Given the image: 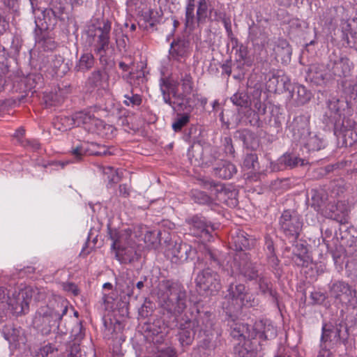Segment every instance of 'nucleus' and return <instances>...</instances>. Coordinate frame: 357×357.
<instances>
[{"mask_svg":"<svg viewBox=\"0 0 357 357\" xmlns=\"http://www.w3.org/2000/svg\"><path fill=\"white\" fill-rule=\"evenodd\" d=\"M293 96L298 104L304 105L311 98V93L302 85H296L293 89Z\"/></svg>","mask_w":357,"mask_h":357,"instance_id":"nucleus-31","label":"nucleus"},{"mask_svg":"<svg viewBox=\"0 0 357 357\" xmlns=\"http://www.w3.org/2000/svg\"><path fill=\"white\" fill-rule=\"evenodd\" d=\"M84 328L81 323L77 324L72 329L71 337H73L72 342L79 344L82 340L84 337Z\"/></svg>","mask_w":357,"mask_h":357,"instance_id":"nucleus-41","label":"nucleus"},{"mask_svg":"<svg viewBox=\"0 0 357 357\" xmlns=\"http://www.w3.org/2000/svg\"><path fill=\"white\" fill-rule=\"evenodd\" d=\"M123 103L128 107L139 106L142 104V99L140 95L131 93L124 95Z\"/></svg>","mask_w":357,"mask_h":357,"instance_id":"nucleus-43","label":"nucleus"},{"mask_svg":"<svg viewBox=\"0 0 357 357\" xmlns=\"http://www.w3.org/2000/svg\"><path fill=\"white\" fill-rule=\"evenodd\" d=\"M307 164V161L305 159L298 158L293 153H285L272 165V168L274 171H282L287 168L292 169L298 165L304 166Z\"/></svg>","mask_w":357,"mask_h":357,"instance_id":"nucleus-22","label":"nucleus"},{"mask_svg":"<svg viewBox=\"0 0 357 357\" xmlns=\"http://www.w3.org/2000/svg\"><path fill=\"white\" fill-rule=\"evenodd\" d=\"M195 282L201 291L210 294H216L222 288L220 275L209 268L200 271L195 278Z\"/></svg>","mask_w":357,"mask_h":357,"instance_id":"nucleus-13","label":"nucleus"},{"mask_svg":"<svg viewBox=\"0 0 357 357\" xmlns=\"http://www.w3.org/2000/svg\"><path fill=\"white\" fill-rule=\"evenodd\" d=\"M100 150L96 151L94 153L95 155H111V151H109V149L105 146H100Z\"/></svg>","mask_w":357,"mask_h":357,"instance_id":"nucleus-63","label":"nucleus"},{"mask_svg":"<svg viewBox=\"0 0 357 357\" xmlns=\"http://www.w3.org/2000/svg\"><path fill=\"white\" fill-rule=\"evenodd\" d=\"M222 70V73L226 74L228 77L230 76L231 73V61L227 60L221 66Z\"/></svg>","mask_w":357,"mask_h":357,"instance_id":"nucleus-59","label":"nucleus"},{"mask_svg":"<svg viewBox=\"0 0 357 357\" xmlns=\"http://www.w3.org/2000/svg\"><path fill=\"white\" fill-rule=\"evenodd\" d=\"M102 173L108 175L107 178L110 181H115L116 172L112 167H102Z\"/></svg>","mask_w":357,"mask_h":357,"instance_id":"nucleus-53","label":"nucleus"},{"mask_svg":"<svg viewBox=\"0 0 357 357\" xmlns=\"http://www.w3.org/2000/svg\"><path fill=\"white\" fill-rule=\"evenodd\" d=\"M107 80V76L100 70L93 71L89 77L88 82L95 87H104L105 82Z\"/></svg>","mask_w":357,"mask_h":357,"instance_id":"nucleus-35","label":"nucleus"},{"mask_svg":"<svg viewBox=\"0 0 357 357\" xmlns=\"http://www.w3.org/2000/svg\"><path fill=\"white\" fill-rule=\"evenodd\" d=\"M258 158L256 154L250 153L248 154L243 161V165L247 169H255L257 164Z\"/></svg>","mask_w":357,"mask_h":357,"instance_id":"nucleus-49","label":"nucleus"},{"mask_svg":"<svg viewBox=\"0 0 357 357\" xmlns=\"http://www.w3.org/2000/svg\"><path fill=\"white\" fill-rule=\"evenodd\" d=\"M192 198L195 202L199 204H210L213 202V198L203 191H194Z\"/></svg>","mask_w":357,"mask_h":357,"instance_id":"nucleus-42","label":"nucleus"},{"mask_svg":"<svg viewBox=\"0 0 357 357\" xmlns=\"http://www.w3.org/2000/svg\"><path fill=\"white\" fill-rule=\"evenodd\" d=\"M351 38H348V44L357 50V31L351 32Z\"/></svg>","mask_w":357,"mask_h":357,"instance_id":"nucleus-60","label":"nucleus"},{"mask_svg":"<svg viewBox=\"0 0 357 357\" xmlns=\"http://www.w3.org/2000/svg\"><path fill=\"white\" fill-rule=\"evenodd\" d=\"M294 261L298 266H307L309 261V257L307 255H295L294 257Z\"/></svg>","mask_w":357,"mask_h":357,"instance_id":"nucleus-52","label":"nucleus"},{"mask_svg":"<svg viewBox=\"0 0 357 357\" xmlns=\"http://www.w3.org/2000/svg\"><path fill=\"white\" fill-rule=\"evenodd\" d=\"M3 3L13 12H17L19 4L17 0H2Z\"/></svg>","mask_w":357,"mask_h":357,"instance_id":"nucleus-58","label":"nucleus"},{"mask_svg":"<svg viewBox=\"0 0 357 357\" xmlns=\"http://www.w3.org/2000/svg\"><path fill=\"white\" fill-rule=\"evenodd\" d=\"M231 102L241 107H247L248 104V96L244 93H236L231 97Z\"/></svg>","mask_w":357,"mask_h":357,"instance_id":"nucleus-47","label":"nucleus"},{"mask_svg":"<svg viewBox=\"0 0 357 357\" xmlns=\"http://www.w3.org/2000/svg\"><path fill=\"white\" fill-rule=\"evenodd\" d=\"M190 121V115L188 114H183L174 121L172 124V128L175 132L180 131L183 126H185Z\"/></svg>","mask_w":357,"mask_h":357,"instance_id":"nucleus-46","label":"nucleus"},{"mask_svg":"<svg viewBox=\"0 0 357 357\" xmlns=\"http://www.w3.org/2000/svg\"><path fill=\"white\" fill-rule=\"evenodd\" d=\"M343 328L341 324H323L320 344L328 347H333L340 344L342 339V333Z\"/></svg>","mask_w":357,"mask_h":357,"instance_id":"nucleus-16","label":"nucleus"},{"mask_svg":"<svg viewBox=\"0 0 357 357\" xmlns=\"http://www.w3.org/2000/svg\"><path fill=\"white\" fill-rule=\"evenodd\" d=\"M225 29L227 33V36L231 40L233 48L238 47V40L234 36L231 26L225 23Z\"/></svg>","mask_w":357,"mask_h":357,"instance_id":"nucleus-54","label":"nucleus"},{"mask_svg":"<svg viewBox=\"0 0 357 357\" xmlns=\"http://www.w3.org/2000/svg\"><path fill=\"white\" fill-rule=\"evenodd\" d=\"M334 135L338 144L351 146L357 142V123L350 119H336L334 122Z\"/></svg>","mask_w":357,"mask_h":357,"instance_id":"nucleus-10","label":"nucleus"},{"mask_svg":"<svg viewBox=\"0 0 357 357\" xmlns=\"http://www.w3.org/2000/svg\"><path fill=\"white\" fill-rule=\"evenodd\" d=\"M45 302L37 308L32 319V325L43 335H48L59 328L60 321L68 312V301L54 295H45Z\"/></svg>","mask_w":357,"mask_h":357,"instance_id":"nucleus-1","label":"nucleus"},{"mask_svg":"<svg viewBox=\"0 0 357 357\" xmlns=\"http://www.w3.org/2000/svg\"><path fill=\"white\" fill-rule=\"evenodd\" d=\"M166 254L172 262L178 264L183 263L188 259H193L196 251L189 244L175 242L174 245H170Z\"/></svg>","mask_w":357,"mask_h":357,"instance_id":"nucleus-15","label":"nucleus"},{"mask_svg":"<svg viewBox=\"0 0 357 357\" xmlns=\"http://www.w3.org/2000/svg\"><path fill=\"white\" fill-rule=\"evenodd\" d=\"M84 354H82L79 344L76 342H70L66 350V357H84Z\"/></svg>","mask_w":357,"mask_h":357,"instance_id":"nucleus-45","label":"nucleus"},{"mask_svg":"<svg viewBox=\"0 0 357 357\" xmlns=\"http://www.w3.org/2000/svg\"><path fill=\"white\" fill-rule=\"evenodd\" d=\"M54 126L56 129L62 132L66 131L75 127L73 115L71 116L58 117L54 122Z\"/></svg>","mask_w":357,"mask_h":357,"instance_id":"nucleus-34","label":"nucleus"},{"mask_svg":"<svg viewBox=\"0 0 357 357\" xmlns=\"http://www.w3.org/2000/svg\"><path fill=\"white\" fill-rule=\"evenodd\" d=\"M252 239L247 238V234L241 230L236 231L231 235L230 243L236 250H244L249 249L252 245Z\"/></svg>","mask_w":357,"mask_h":357,"instance_id":"nucleus-27","label":"nucleus"},{"mask_svg":"<svg viewBox=\"0 0 357 357\" xmlns=\"http://www.w3.org/2000/svg\"><path fill=\"white\" fill-rule=\"evenodd\" d=\"M231 335L234 337H251L254 338V335L252 332L251 333L249 330V328L248 326L245 325H240V324H236V326L234 328L233 331H231Z\"/></svg>","mask_w":357,"mask_h":357,"instance_id":"nucleus-37","label":"nucleus"},{"mask_svg":"<svg viewBox=\"0 0 357 357\" xmlns=\"http://www.w3.org/2000/svg\"><path fill=\"white\" fill-rule=\"evenodd\" d=\"M209 0H186L185 7V26L192 30L195 24H202L206 22L209 12Z\"/></svg>","mask_w":357,"mask_h":357,"instance_id":"nucleus-9","label":"nucleus"},{"mask_svg":"<svg viewBox=\"0 0 357 357\" xmlns=\"http://www.w3.org/2000/svg\"><path fill=\"white\" fill-rule=\"evenodd\" d=\"M190 226V234L195 236L200 237L204 241H209L212 238V232L215 227L202 216L195 215L187 220Z\"/></svg>","mask_w":357,"mask_h":357,"instance_id":"nucleus-14","label":"nucleus"},{"mask_svg":"<svg viewBox=\"0 0 357 357\" xmlns=\"http://www.w3.org/2000/svg\"><path fill=\"white\" fill-rule=\"evenodd\" d=\"M294 139L298 140L308 151L323 149L326 146V139L320 135L309 130V121L305 116L294 119L291 124Z\"/></svg>","mask_w":357,"mask_h":357,"instance_id":"nucleus-4","label":"nucleus"},{"mask_svg":"<svg viewBox=\"0 0 357 357\" xmlns=\"http://www.w3.org/2000/svg\"><path fill=\"white\" fill-rule=\"evenodd\" d=\"M237 258L234 259V268H232V272L238 271L241 275L247 280H257L259 276L263 274L259 269L256 264L249 260H243L238 264Z\"/></svg>","mask_w":357,"mask_h":357,"instance_id":"nucleus-19","label":"nucleus"},{"mask_svg":"<svg viewBox=\"0 0 357 357\" xmlns=\"http://www.w3.org/2000/svg\"><path fill=\"white\" fill-rule=\"evenodd\" d=\"M181 82L183 92L178 93V83L169 77H161L160 79V89L164 102L174 109L176 106L182 107L188 101V96L191 93L193 89L192 77L189 73H181Z\"/></svg>","mask_w":357,"mask_h":357,"instance_id":"nucleus-2","label":"nucleus"},{"mask_svg":"<svg viewBox=\"0 0 357 357\" xmlns=\"http://www.w3.org/2000/svg\"><path fill=\"white\" fill-rule=\"evenodd\" d=\"M327 68L329 73L333 77H347L350 74L351 69V62L347 58H340L333 63L328 64Z\"/></svg>","mask_w":357,"mask_h":357,"instance_id":"nucleus-24","label":"nucleus"},{"mask_svg":"<svg viewBox=\"0 0 357 357\" xmlns=\"http://www.w3.org/2000/svg\"><path fill=\"white\" fill-rule=\"evenodd\" d=\"M6 289L1 287H0V317L6 313V311L8 310V294L6 292Z\"/></svg>","mask_w":357,"mask_h":357,"instance_id":"nucleus-44","label":"nucleus"},{"mask_svg":"<svg viewBox=\"0 0 357 357\" xmlns=\"http://www.w3.org/2000/svg\"><path fill=\"white\" fill-rule=\"evenodd\" d=\"M63 289L64 291L72 294L73 296H78L79 294V289L77 286L73 282H66L63 284Z\"/></svg>","mask_w":357,"mask_h":357,"instance_id":"nucleus-51","label":"nucleus"},{"mask_svg":"<svg viewBox=\"0 0 357 357\" xmlns=\"http://www.w3.org/2000/svg\"><path fill=\"white\" fill-rule=\"evenodd\" d=\"M236 167L229 161H221L215 168L214 174L224 179L231 178L236 173Z\"/></svg>","mask_w":357,"mask_h":357,"instance_id":"nucleus-28","label":"nucleus"},{"mask_svg":"<svg viewBox=\"0 0 357 357\" xmlns=\"http://www.w3.org/2000/svg\"><path fill=\"white\" fill-rule=\"evenodd\" d=\"M85 153L86 150L82 146H78L72 150V154L75 156L77 160H80Z\"/></svg>","mask_w":357,"mask_h":357,"instance_id":"nucleus-56","label":"nucleus"},{"mask_svg":"<svg viewBox=\"0 0 357 357\" xmlns=\"http://www.w3.org/2000/svg\"><path fill=\"white\" fill-rule=\"evenodd\" d=\"M254 337L259 336L261 339H273L277 335V331L270 320L257 321L252 326Z\"/></svg>","mask_w":357,"mask_h":357,"instance_id":"nucleus-23","label":"nucleus"},{"mask_svg":"<svg viewBox=\"0 0 357 357\" xmlns=\"http://www.w3.org/2000/svg\"><path fill=\"white\" fill-rule=\"evenodd\" d=\"M111 238L113 240L112 248L114 250L116 259L121 264L131 263L138 259L136 243L130 234L126 231L111 234Z\"/></svg>","mask_w":357,"mask_h":357,"instance_id":"nucleus-6","label":"nucleus"},{"mask_svg":"<svg viewBox=\"0 0 357 357\" xmlns=\"http://www.w3.org/2000/svg\"><path fill=\"white\" fill-rule=\"evenodd\" d=\"M279 225L280 230L287 237L296 240L301 231L303 220L296 212L287 210L281 215Z\"/></svg>","mask_w":357,"mask_h":357,"instance_id":"nucleus-12","label":"nucleus"},{"mask_svg":"<svg viewBox=\"0 0 357 357\" xmlns=\"http://www.w3.org/2000/svg\"><path fill=\"white\" fill-rule=\"evenodd\" d=\"M75 127L84 126L86 128L91 130L93 126H98L102 121L96 118L92 114L86 111H80L73 114Z\"/></svg>","mask_w":357,"mask_h":357,"instance_id":"nucleus-25","label":"nucleus"},{"mask_svg":"<svg viewBox=\"0 0 357 357\" xmlns=\"http://www.w3.org/2000/svg\"><path fill=\"white\" fill-rule=\"evenodd\" d=\"M198 327L199 321L195 319L188 320L181 324L178 338L182 347H187L192 343Z\"/></svg>","mask_w":357,"mask_h":357,"instance_id":"nucleus-20","label":"nucleus"},{"mask_svg":"<svg viewBox=\"0 0 357 357\" xmlns=\"http://www.w3.org/2000/svg\"><path fill=\"white\" fill-rule=\"evenodd\" d=\"M54 57L55 59H54L52 56L51 57V61L52 63H51V66L53 68L54 70L58 68L63 63V59L61 56H59L58 58L56 56Z\"/></svg>","mask_w":357,"mask_h":357,"instance_id":"nucleus-62","label":"nucleus"},{"mask_svg":"<svg viewBox=\"0 0 357 357\" xmlns=\"http://www.w3.org/2000/svg\"><path fill=\"white\" fill-rule=\"evenodd\" d=\"M344 90L357 102V83L349 82L348 84L345 83Z\"/></svg>","mask_w":357,"mask_h":357,"instance_id":"nucleus-50","label":"nucleus"},{"mask_svg":"<svg viewBox=\"0 0 357 357\" xmlns=\"http://www.w3.org/2000/svg\"><path fill=\"white\" fill-rule=\"evenodd\" d=\"M330 292L332 296L340 301L351 302L356 296V291L342 281L334 282L330 287Z\"/></svg>","mask_w":357,"mask_h":357,"instance_id":"nucleus-21","label":"nucleus"},{"mask_svg":"<svg viewBox=\"0 0 357 357\" xmlns=\"http://www.w3.org/2000/svg\"><path fill=\"white\" fill-rule=\"evenodd\" d=\"M328 107L331 112V117L334 122L336 119H347L352 114L349 103L344 98L332 97L328 102Z\"/></svg>","mask_w":357,"mask_h":357,"instance_id":"nucleus-17","label":"nucleus"},{"mask_svg":"<svg viewBox=\"0 0 357 357\" xmlns=\"http://www.w3.org/2000/svg\"><path fill=\"white\" fill-rule=\"evenodd\" d=\"M236 55L238 56V59L243 62V65L247 66H252L253 61L248 56V50L245 46L241 44L236 50Z\"/></svg>","mask_w":357,"mask_h":357,"instance_id":"nucleus-38","label":"nucleus"},{"mask_svg":"<svg viewBox=\"0 0 357 357\" xmlns=\"http://www.w3.org/2000/svg\"><path fill=\"white\" fill-rule=\"evenodd\" d=\"M163 291L160 297L161 307L168 314L177 317L186 308V293L183 287L178 283L164 280L160 284Z\"/></svg>","mask_w":357,"mask_h":357,"instance_id":"nucleus-3","label":"nucleus"},{"mask_svg":"<svg viewBox=\"0 0 357 357\" xmlns=\"http://www.w3.org/2000/svg\"><path fill=\"white\" fill-rule=\"evenodd\" d=\"M202 324L201 331H203L204 337L199 340L198 348L204 355L209 356L217 347L218 334L213 332V322L211 315L206 314L202 318Z\"/></svg>","mask_w":357,"mask_h":357,"instance_id":"nucleus-11","label":"nucleus"},{"mask_svg":"<svg viewBox=\"0 0 357 357\" xmlns=\"http://www.w3.org/2000/svg\"><path fill=\"white\" fill-rule=\"evenodd\" d=\"M56 348L51 344H47L40 347L36 352V357H47L49 355L52 354Z\"/></svg>","mask_w":357,"mask_h":357,"instance_id":"nucleus-48","label":"nucleus"},{"mask_svg":"<svg viewBox=\"0 0 357 357\" xmlns=\"http://www.w3.org/2000/svg\"><path fill=\"white\" fill-rule=\"evenodd\" d=\"M328 347L320 344V350L317 357H333V354Z\"/></svg>","mask_w":357,"mask_h":357,"instance_id":"nucleus-57","label":"nucleus"},{"mask_svg":"<svg viewBox=\"0 0 357 357\" xmlns=\"http://www.w3.org/2000/svg\"><path fill=\"white\" fill-rule=\"evenodd\" d=\"M229 302L226 308L240 309L243 307H251L258 305V299L243 284L230 283L225 295Z\"/></svg>","mask_w":357,"mask_h":357,"instance_id":"nucleus-8","label":"nucleus"},{"mask_svg":"<svg viewBox=\"0 0 357 357\" xmlns=\"http://www.w3.org/2000/svg\"><path fill=\"white\" fill-rule=\"evenodd\" d=\"M94 65V57L91 53L82 54L75 68L77 71H87Z\"/></svg>","mask_w":357,"mask_h":357,"instance_id":"nucleus-32","label":"nucleus"},{"mask_svg":"<svg viewBox=\"0 0 357 357\" xmlns=\"http://www.w3.org/2000/svg\"><path fill=\"white\" fill-rule=\"evenodd\" d=\"M4 338L10 344L16 347L22 340L20 330L13 328H7L3 332Z\"/></svg>","mask_w":357,"mask_h":357,"instance_id":"nucleus-33","label":"nucleus"},{"mask_svg":"<svg viewBox=\"0 0 357 357\" xmlns=\"http://www.w3.org/2000/svg\"><path fill=\"white\" fill-rule=\"evenodd\" d=\"M117 287L121 294H124V299H126V296L129 298L133 295L134 283L132 281H124L123 283L118 282Z\"/></svg>","mask_w":357,"mask_h":357,"instance_id":"nucleus-40","label":"nucleus"},{"mask_svg":"<svg viewBox=\"0 0 357 357\" xmlns=\"http://www.w3.org/2000/svg\"><path fill=\"white\" fill-rule=\"evenodd\" d=\"M45 290L33 289L26 287L19 291H15L11 297H8V310L16 315H21L28 312L31 298L40 301L43 299Z\"/></svg>","mask_w":357,"mask_h":357,"instance_id":"nucleus-7","label":"nucleus"},{"mask_svg":"<svg viewBox=\"0 0 357 357\" xmlns=\"http://www.w3.org/2000/svg\"><path fill=\"white\" fill-rule=\"evenodd\" d=\"M332 79V74L329 69L324 64H312L310 66L306 76V79L316 85L325 84Z\"/></svg>","mask_w":357,"mask_h":357,"instance_id":"nucleus-18","label":"nucleus"},{"mask_svg":"<svg viewBox=\"0 0 357 357\" xmlns=\"http://www.w3.org/2000/svg\"><path fill=\"white\" fill-rule=\"evenodd\" d=\"M188 52V43L187 41L184 40H177L172 43L169 54L173 59L178 61L185 57Z\"/></svg>","mask_w":357,"mask_h":357,"instance_id":"nucleus-29","label":"nucleus"},{"mask_svg":"<svg viewBox=\"0 0 357 357\" xmlns=\"http://www.w3.org/2000/svg\"><path fill=\"white\" fill-rule=\"evenodd\" d=\"M112 24L107 20H96L87 26L86 41L93 47L94 52L101 56L108 48L110 40Z\"/></svg>","mask_w":357,"mask_h":357,"instance_id":"nucleus-5","label":"nucleus"},{"mask_svg":"<svg viewBox=\"0 0 357 357\" xmlns=\"http://www.w3.org/2000/svg\"><path fill=\"white\" fill-rule=\"evenodd\" d=\"M158 357H176V352L172 348L167 347L159 351Z\"/></svg>","mask_w":357,"mask_h":357,"instance_id":"nucleus-55","label":"nucleus"},{"mask_svg":"<svg viewBox=\"0 0 357 357\" xmlns=\"http://www.w3.org/2000/svg\"><path fill=\"white\" fill-rule=\"evenodd\" d=\"M205 258L207 260H210L211 262H213L214 264H218V260L217 259L216 255L215 253H213L211 250H208L205 254Z\"/></svg>","mask_w":357,"mask_h":357,"instance_id":"nucleus-61","label":"nucleus"},{"mask_svg":"<svg viewBox=\"0 0 357 357\" xmlns=\"http://www.w3.org/2000/svg\"><path fill=\"white\" fill-rule=\"evenodd\" d=\"M119 192L124 197H126L129 195V190L126 184H121L119 185Z\"/></svg>","mask_w":357,"mask_h":357,"instance_id":"nucleus-64","label":"nucleus"},{"mask_svg":"<svg viewBox=\"0 0 357 357\" xmlns=\"http://www.w3.org/2000/svg\"><path fill=\"white\" fill-rule=\"evenodd\" d=\"M114 333L112 335L111 339L114 342V346L118 348L126 340L120 324L116 323L114 324Z\"/></svg>","mask_w":357,"mask_h":357,"instance_id":"nucleus-39","label":"nucleus"},{"mask_svg":"<svg viewBox=\"0 0 357 357\" xmlns=\"http://www.w3.org/2000/svg\"><path fill=\"white\" fill-rule=\"evenodd\" d=\"M311 206L317 211H321L325 206L328 197L323 189H312L310 191Z\"/></svg>","mask_w":357,"mask_h":357,"instance_id":"nucleus-30","label":"nucleus"},{"mask_svg":"<svg viewBox=\"0 0 357 357\" xmlns=\"http://www.w3.org/2000/svg\"><path fill=\"white\" fill-rule=\"evenodd\" d=\"M201 182L203 188L210 190L211 195L215 196L218 200L220 202L225 200L227 190L222 183L211 179H202Z\"/></svg>","mask_w":357,"mask_h":357,"instance_id":"nucleus-26","label":"nucleus"},{"mask_svg":"<svg viewBox=\"0 0 357 357\" xmlns=\"http://www.w3.org/2000/svg\"><path fill=\"white\" fill-rule=\"evenodd\" d=\"M259 289L261 294H269L271 296H273V291L271 289V283L269 280V279L263 273L261 274L259 278L257 280Z\"/></svg>","mask_w":357,"mask_h":357,"instance_id":"nucleus-36","label":"nucleus"}]
</instances>
